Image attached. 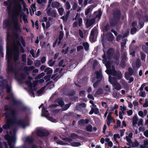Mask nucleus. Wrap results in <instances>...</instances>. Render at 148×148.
Returning a JSON list of instances; mask_svg holds the SVG:
<instances>
[{"instance_id":"ddd939ff","label":"nucleus","mask_w":148,"mask_h":148,"mask_svg":"<svg viewBox=\"0 0 148 148\" xmlns=\"http://www.w3.org/2000/svg\"><path fill=\"white\" fill-rule=\"evenodd\" d=\"M63 32L62 31H61L60 33L59 39H57L53 45V47H54L55 46L57 42H58V45L60 44L61 40L63 38Z\"/></svg>"},{"instance_id":"4d7b16f0","label":"nucleus","mask_w":148,"mask_h":148,"mask_svg":"<svg viewBox=\"0 0 148 148\" xmlns=\"http://www.w3.org/2000/svg\"><path fill=\"white\" fill-rule=\"evenodd\" d=\"M71 138L73 139H75L77 138V136L75 134H73L71 135Z\"/></svg>"},{"instance_id":"09e8293b","label":"nucleus","mask_w":148,"mask_h":148,"mask_svg":"<svg viewBox=\"0 0 148 148\" xmlns=\"http://www.w3.org/2000/svg\"><path fill=\"white\" fill-rule=\"evenodd\" d=\"M143 106L144 107H148V99H145V103L143 105Z\"/></svg>"},{"instance_id":"bf43d9fd","label":"nucleus","mask_w":148,"mask_h":148,"mask_svg":"<svg viewBox=\"0 0 148 148\" xmlns=\"http://www.w3.org/2000/svg\"><path fill=\"white\" fill-rule=\"evenodd\" d=\"M116 126L117 127H120L121 126V121L119 120H117V121H116Z\"/></svg>"},{"instance_id":"4c0bfd02","label":"nucleus","mask_w":148,"mask_h":148,"mask_svg":"<svg viewBox=\"0 0 148 148\" xmlns=\"http://www.w3.org/2000/svg\"><path fill=\"white\" fill-rule=\"evenodd\" d=\"M140 54L141 60L145 61L146 57L145 54L144 53L142 52L140 53Z\"/></svg>"},{"instance_id":"0eeeda50","label":"nucleus","mask_w":148,"mask_h":148,"mask_svg":"<svg viewBox=\"0 0 148 148\" xmlns=\"http://www.w3.org/2000/svg\"><path fill=\"white\" fill-rule=\"evenodd\" d=\"M44 81L43 79H41L39 81H34L33 84H32L31 82L29 81H27L26 82V84L28 85L32 90H35L36 89L35 87L36 86L38 82L40 83H42Z\"/></svg>"},{"instance_id":"774afa93","label":"nucleus","mask_w":148,"mask_h":148,"mask_svg":"<svg viewBox=\"0 0 148 148\" xmlns=\"http://www.w3.org/2000/svg\"><path fill=\"white\" fill-rule=\"evenodd\" d=\"M120 82H121L122 84L124 86H126L127 84L126 82L125 81L123 80H121Z\"/></svg>"},{"instance_id":"cd10ccee","label":"nucleus","mask_w":148,"mask_h":148,"mask_svg":"<svg viewBox=\"0 0 148 148\" xmlns=\"http://www.w3.org/2000/svg\"><path fill=\"white\" fill-rule=\"evenodd\" d=\"M71 144L72 146L74 147H78L81 145L80 143L77 142H72Z\"/></svg>"},{"instance_id":"39448f33","label":"nucleus","mask_w":148,"mask_h":148,"mask_svg":"<svg viewBox=\"0 0 148 148\" xmlns=\"http://www.w3.org/2000/svg\"><path fill=\"white\" fill-rule=\"evenodd\" d=\"M0 87L1 88H6L7 92L9 94V96L6 99H10L13 97V95L11 92V87L7 84V81L3 79V77L0 76Z\"/></svg>"},{"instance_id":"4468645a","label":"nucleus","mask_w":148,"mask_h":148,"mask_svg":"<svg viewBox=\"0 0 148 148\" xmlns=\"http://www.w3.org/2000/svg\"><path fill=\"white\" fill-rule=\"evenodd\" d=\"M96 78L94 77L92 79L93 82H95V79H98V80L100 81L101 79V71L100 70L99 71H96Z\"/></svg>"},{"instance_id":"20e7f679","label":"nucleus","mask_w":148,"mask_h":148,"mask_svg":"<svg viewBox=\"0 0 148 148\" xmlns=\"http://www.w3.org/2000/svg\"><path fill=\"white\" fill-rule=\"evenodd\" d=\"M102 14L101 11L99 10L98 11L95 12L93 15V18L91 19H89L88 17L86 16L85 19L86 20V25L87 27H89L92 25L95 22V19H96L97 21H99L100 18Z\"/></svg>"},{"instance_id":"dca6fc26","label":"nucleus","mask_w":148,"mask_h":148,"mask_svg":"<svg viewBox=\"0 0 148 148\" xmlns=\"http://www.w3.org/2000/svg\"><path fill=\"white\" fill-rule=\"evenodd\" d=\"M140 60V59H138L136 60L135 63H134L132 64L133 67L134 69H135L139 68L141 66Z\"/></svg>"},{"instance_id":"393cba45","label":"nucleus","mask_w":148,"mask_h":148,"mask_svg":"<svg viewBox=\"0 0 148 148\" xmlns=\"http://www.w3.org/2000/svg\"><path fill=\"white\" fill-rule=\"evenodd\" d=\"M34 66H30L28 67L27 66H25L24 68V70L25 71H30L34 69Z\"/></svg>"},{"instance_id":"a18cd8bd","label":"nucleus","mask_w":148,"mask_h":148,"mask_svg":"<svg viewBox=\"0 0 148 148\" xmlns=\"http://www.w3.org/2000/svg\"><path fill=\"white\" fill-rule=\"evenodd\" d=\"M70 104H67L64 105L62 108V109L63 110H66L70 106Z\"/></svg>"},{"instance_id":"864d4df0","label":"nucleus","mask_w":148,"mask_h":148,"mask_svg":"<svg viewBox=\"0 0 148 148\" xmlns=\"http://www.w3.org/2000/svg\"><path fill=\"white\" fill-rule=\"evenodd\" d=\"M130 54L132 56H135V52L134 51H133L131 49V47H130Z\"/></svg>"},{"instance_id":"a878e982","label":"nucleus","mask_w":148,"mask_h":148,"mask_svg":"<svg viewBox=\"0 0 148 148\" xmlns=\"http://www.w3.org/2000/svg\"><path fill=\"white\" fill-rule=\"evenodd\" d=\"M70 11H68L67 12L66 17H65L64 16H62L61 17V18L64 21H66L67 20V17L70 14Z\"/></svg>"},{"instance_id":"de8ad7c7","label":"nucleus","mask_w":148,"mask_h":148,"mask_svg":"<svg viewBox=\"0 0 148 148\" xmlns=\"http://www.w3.org/2000/svg\"><path fill=\"white\" fill-rule=\"evenodd\" d=\"M120 107L121 108V112L124 113V111L126 110V107L124 106H121Z\"/></svg>"},{"instance_id":"6e6552de","label":"nucleus","mask_w":148,"mask_h":148,"mask_svg":"<svg viewBox=\"0 0 148 148\" xmlns=\"http://www.w3.org/2000/svg\"><path fill=\"white\" fill-rule=\"evenodd\" d=\"M42 116H44L47 117L48 120L51 122H56V119H53L51 117L49 116L47 110H46L45 108H42Z\"/></svg>"},{"instance_id":"2f4dec72","label":"nucleus","mask_w":148,"mask_h":148,"mask_svg":"<svg viewBox=\"0 0 148 148\" xmlns=\"http://www.w3.org/2000/svg\"><path fill=\"white\" fill-rule=\"evenodd\" d=\"M33 140L32 137L29 136L27 137L26 139V142L27 143H31Z\"/></svg>"},{"instance_id":"37998d69","label":"nucleus","mask_w":148,"mask_h":148,"mask_svg":"<svg viewBox=\"0 0 148 148\" xmlns=\"http://www.w3.org/2000/svg\"><path fill=\"white\" fill-rule=\"evenodd\" d=\"M143 145L146 147V148L148 147V140H144V144Z\"/></svg>"},{"instance_id":"c756f323","label":"nucleus","mask_w":148,"mask_h":148,"mask_svg":"<svg viewBox=\"0 0 148 148\" xmlns=\"http://www.w3.org/2000/svg\"><path fill=\"white\" fill-rule=\"evenodd\" d=\"M114 139L115 141L116 142L118 143H119L117 141V138H120V137L119 136V135L118 134H114Z\"/></svg>"},{"instance_id":"b1692460","label":"nucleus","mask_w":148,"mask_h":148,"mask_svg":"<svg viewBox=\"0 0 148 148\" xmlns=\"http://www.w3.org/2000/svg\"><path fill=\"white\" fill-rule=\"evenodd\" d=\"M94 7L93 6H91L90 7L88 8L86 10L85 14L86 15H87L89 12L92 10V9Z\"/></svg>"},{"instance_id":"7c9ffc66","label":"nucleus","mask_w":148,"mask_h":148,"mask_svg":"<svg viewBox=\"0 0 148 148\" xmlns=\"http://www.w3.org/2000/svg\"><path fill=\"white\" fill-rule=\"evenodd\" d=\"M58 11L59 14L61 16L62 15L64 12V10L62 8H59Z\"/></svg>"},{"instance_id":"13d9d810","label":"nucleus","mask_w":148,"mask_h":148,"mask_svg":"<svg viewBox=\"0 0 148 148\" xmlns=\"http://www.w3.org/2000/svg\"><path fill=\"white\" fill-rule=\"evenodd\" d=\"M103 90L102 89H99L96 92L97 95L100 94L102 93L103 92Z\"/></svg>"},{"instance_id":"f8f14e48","label":"nucleus","mask_w":148,"mask_h":148,"mask_svg":"<svg viewBox=\"0 0 148 148\" xmlns=\"http://www.w3.org/2000/svg\"><path fill=\"white\" fill-rule=\"evenodd\" d=\"M37 135L39 136H47L48 134V132L46 130L40 129L37 130Z\"/></svg>"},{"instance_id":"5fc2aeb1","label":"nucleus","mask_w":148,"mask_h":148,"mask_svg":"<svg viewBox=\"0 0 148 148\" xmlns=\"http://www.w3.org/2000/svg\"><path fill=\"white\" fill-rule=\"evenodd\" d=\"M35 63V65L37 66H39L40 65V62L39 60H37Z\"/></svg>"},{"instance_id":"69168bd1","label":"nucleus","mask_w":148,"mask_h":148,"mask_svg":"<svg viewBox=\"0 0 148 148\" xmlns=\"http://www.w3.org/2000/svg\"><path fill=\"white\" fill-rule=\"evenodd\" d=\"M78 22L79 25V26H81L82 25V19L81 18H79L78 20Z\"/></svg>"},{"instance_id":"aec40b11","label":"nucleus","mask_w":148,"mask_h":148,"mask_svg":"<svg viewBox=\"0 0 148 148\" xmlns=\"http://www.w3.org/2000/svg\"><path fill=\"white\" fill-rule=\"evenodd\" d=\"M113 122H114V120L112 117L107 116V124L108 125H109Z\"/></svg>"},{"instance_id":"c03bdc74","label":"nucleus","mask_w":148,"mask_h":148,"mask_svg":"<svg viewBox=\"0 0 148 148\" xmlns=\"http://www.w3.org/2000/svg\"><path fill=\"white\" fill-rule=\"evenodd\" d=\"M143 49L145 53H148V48L145 45L143 46Z\"/></svg>"},{"instance_id":"49530a36","label":"nucleus","mask_w":148,"mask_h":148,"mask_svg":"<svg viewBox=\"0 0 148 148\" xmlns=\"http://www.w3.org/2000/svg\"><path fill=\"white\" fill-rule=\"evenodd\" d=\"M83 45L85 49L87 50L89 47V45L87 42H84L83 43Z\"/></svg>"},{"instance_id":"680f3d73","label":"nucleus","mask_w":148,"mask_h":148,"mask_svg":"<svg viewBox=\"0 0 148 148\" xmlns=\"http://www.w3.org/2000/svg\"><path fill=\"white\" fill-rule=\"evenodd\" d=\"M129 74L130 75H131L133 74V71L131 68H129L128 69Z\"/></svg>"},{"instance_id":"c9c22d12","label":"nucleus","mask_w":148,"mask_h":148,"mask_svg":"<svg viewBox=\"0 0 148 148\" xmlns=\"http://www.w3.org/2000/svg\"><path fill=\"white\" fill-rule=\"evenodd\" d=\"M55 63V61H53L52 59L50 60L48 62V64L50 66H52Z\"/></svg>"},{"instance_id":"0e129e2a","label":"nucleus","mask_w":148,"mask_h":148,"mask_svg":"<svg viewBox=\"0 0 148 148\" xmlns=\"http://www.w3.org/2000/svg\"><path fill=\"white\" fill-rule=\"evenodd\" d=\"M45 73H41L40 74H39L37 76V79L43 77Z\"/></svg>"},{"instance_id":"1a4fd4ad","label":"nucleus","mask_w":148,"mask_h":148,"mask_svg":"<svg viewBox=\"0 0 148 148\" xmlns=\"http://www.w3.org/2000/svg\"><path fill=\"white\" fill-rule=\"evenodd\" d=\"M120 13L119 12H118L116 13V15H114V18L112 19L110 21V24L112 26H114L118 22L120 17Z\"/></svg>"},{"instance_id":"79ce46f5","label":"nucleus","mask_w":148,"mask_h":148,"mask_svg":"<svg viewBox=\"0 0 148 148\" xmlns=\"http://www.w3.org/2000/svg\"><path fill=\"white\" fill-rule=\"evenodd\" d=\"M22 60L24 62V64L26 63V58L25 54H23L22 56Z\"/></svg>"},{"instance_id":"f3484780","label":"nucleus","mask_w":148,"mask_h":148,"mask_svg":"<svg viewBox=\"0 0 148 148\" xmlns=\"http://www.w3.org/2000/svg\"><path fill=\"white\" fill-rule=\"evenodd\" d=\"M55 103H58V105L57 104L54 105V106L56 107L57 106H61V107H62V105L64 104V102L62 100V99L60 98H58L55 101Z\"/></svg>"},{"instance_id":"bb28decb","label":"nucleus","mask_w":148,"mask_h":148,"mask_svg":"<svg viewBox=\"0 0 148 148\" xmlns=\"http://www.w3.org/2000/svg\"><path fill=\"white\" fill-rule=\"evenodd\" d=\"M83 32H84V33L85 32V33L87 34L88 32L87 31H86V30H83V32H82L81 30H79V34L80 36L82 38H83L84 37Z\"/></svg>"},{"instance_id":"6e6d98bb","label":"nucleus","mask_w":148,"mask_h":148,"mask_svg":"<svg viewBox=\"0 0 148 148\" xmlns=\"http://www.w3.org/2000/svg\"><path fill=\"white\" fill-rule=\"evenodd\" d=\"M124 114V113L121 112V111L119 112V117L121 119L123 118V115Z\"/></svg>"},{"instance_id":"f704fd0d","label":"nucleus","mask_w":148,"mask_h":148,"mask_svg":"<svg viewBox=\"0 0 148 148\" xmlns=\"http://www.w3.org/2000/svg\"><path fill=\"white\" fill-rule=\"evenodd\" d=\"M126 43V40H125L121 43V49L123 50L125 47V45Z\"/></svg>"},{"instance_id":"7ed1b4c3","label":"nucleus","mask_w":148,"mask_h":148,"mask_svg":"<svg viewBox=\"0 0 148 148\" xmlns=\"http://www.w3.org/2000/svg\"><path fill=\"white\" fill-rule=\"evenodd\" d=\"M113 52V49H109L107 53L106 56L104 55L102 56L103 58V62L107 69L106 71L108 74L116 76L118 79H120L122 77L121 73L119 71L116 72L114 69V66L112 65V63L107 60V59H109L111 57L112 55Z\"/></svg>"},{"instance_id":"e2e57ef3","label":"nucleus","mask_w":148,"mask_h":148,"mask_svg":"<svg viewBox=\"0 0 148 148\" xmlns=\"http://www.w3.org/2000/svg\"><path fill=\"white\" fill-rule=\"evenodd\" d=\"M127 114L128 116H130L131 115L133 114V111L131 110L127 111Z\"/></svg>"},{"instance_id":"f257e3e1","label":"nucleus","mask_w":148,"mask_h":148,"mask_svg":"<svg viewBox=\"0 0 148 148\" xmlns=\"http://www.w3.org/2000/svg\"><path fill=\"white\" fill-rule=\"evenodd\" d=\"M24 0H8L5 1L4 4L7 6V10L10 14L12 15V21L9 20L4 21L3 22V27L9 30L12 25L16 32L11 34L10 32L7 34L8 47L11 45L10 48L7 49V56L8 65L6 69L8 73L14 74L15 78H25L24 75L20 73L16 66L14 65L13 62L17 60L19 58V51L23 53L24 50L22 47L20 42L25 47V43L23 37L19 33L21 32V25L19 22L22 23V17L25 23H28L27 16L22 11L21 5H24Z\"/></svg>"},{"instance_id":"a211bd4d","label":"nucleus","mask_w":148,"mask_h":148,"mask_svg":"<svg viewBox=\"0 0 148 148\" xmlns=\"http://www.w3.org/2000/svg\"><path fill=\"white\" fill-rule=\"evenodd\" d=\"M93 113L96 114H97L99 113V109L96 106H93L91 110L89 112V114H92Z\"/></svg>"},{"instance_id":"8fccbe9b","label":"nucleus","mask_w":148,"mask_h":148,"mask_svg":"<svg viewBox=\"0 0 148 148\" xmlns=\"http://www.w3.org/2000/svg\"><path fill=\"white\" fill-rule=\"evenodd\" d=\"M139 96L144 97L145 96V93L144 91H140L139 93Z\"/></svg>"},{"instance_id":"72a5a7b5","label":"nucleus","mask_w":148,"mask_h":148,"mask_svg":"<svg viewBox=\"0 0 148 148\" xmlns=\"http://www.w3.org/2000/svg\"><path fill=\"white\" fill-rule=\"evenodd\" d=\"M89 121L88 119H86L85 120L83 119L81 120L79 122V124L87 123H88Z\"/></svg>"},{"instance_id":"3c124183","label":"nucleus","mask_w":148,"mask_h":148,"mask_svg":"<svg viewBox=\"0 0 148 148\" xmlns=\"http://www.w3.org/2000/svg\"><path fill=\"white\" fill-rule=\"evenodd\" d=\"M138 114L142 118L144 117L145 116L143 112L141 111H140L138 112Z\"/></svg>"},{"instance_id":"a19ab883","label":"nucleus","mask_w":148,"mask_h":148,"mask_svg":"<svg viewBox=\"0 0 148 148\" xmlns=\"http://www.w3.org/2000/svg\"><path fill=\"white\" fill-rule=\"evenodd\" d=\"M31 10L34 13V12L36 10V8L35 7V4H32L31 6Z\"/></svg>"},{"instance_id":"6ab92c4d","label":"nucleus","mask_w":148,"mask_h":148,"mask_svg":"<svg viewBox=\"0 0 148 148\" xmlns=\"http://www.w3.org/2000/svg\"><path fill=\"white\" fill-rule=\"evenodd\" d=\"M133 133H129L128 136H126L125 137L126 139L128 142L129 143L131 142V138L132 137Z\"/></svg>"},{"instance_id":"4be33fe9","label":"nucleus","mask_w":148,"mask_h":148,"mask_svg":"<svg viewBox=\"0 0 148 148\" xmlns=\"http://www.w3.org/2000/svg\"><path fill=\"white\" fill-rule=\"evenodd\" d=\"M138 120V118L137 116H134L133 118L132 124L134 126H135L137 123V121Z\"/></svg>"},{"instance_id":"58836bf2","label":"nucleus","mask_w":148,"mask_h":148,"mask_svg":"<svg viewBox=\"0 0 148 148\" xmlns=\"http://www.w3.org/2000/svg\"><path fill=\"white\" fill-rule=\"evenodd\" d=\"M59 5V3L57 2H54L52 3V6L53 7L58 8Z\"/></svg>"},{"instance_id":"9d476101","label":"nucleus","mask_w":148,"mask_h":148,"mask_svg":"<svg viewBox=\"0 0 148 148\" xmlns=\"http://www.w3.org/2000/svg\"><path fill=\"white\" fill-rule=\"evenodd\" d=\"M86 107V104L83 103L79 104L78 106H77V110L82 112L84 114H85L87 112L85 109Z\"/></svg>"},{"instance_id":"c85d7f7f","label":"nucleus","mask_w":148,"mask_h":148,"mask_svg":"<svg viewBox=\"0 0 148 148\" xmlns=\"http://www.w3.org/2000/svg\"><path fill=\"white\" fill-rule=\"evenodd\" d=\"M107 36L109 37L108 39L109 41H111L113 40L114 39V36L111 33H109L107 35Z\"/></svg>"},{"instance_id":"052dcab7","label":"nucleus","mask_w":148,"mask_h":148,"mask_svg":"<svg viewBox=\"0 0 148 148\" xmlns=\"http://www.w3.org/2000/svg\"><path fill=\"white\" fill-rule=\"evenodd\" d=\"M69 50V48L67 47L66 49H63L62 50V52L64 54H66Z\"/></svg>"},{"instance_id":"2eb2a0df","label":"nucleus","mask_w":148,"mask_h":148,"mask_svg":"<svg viewBox=\"0 0 148 148\" xmlns=\"http://www.w3.org/2000/svg\"><path fill=\"white\" fill-rule=\"evenodd\" d=\"M47 14L49 16H51L53 17H55L56 16V13L54 10L52 9H48L47 11Z\"/></svg>"},{"instance_id":"338daca9","label":"nucleus","mask_w":148,"mask_h":148,"mask_svg":"<svg viewBox=\"0 0 148 148\" xmlns=\"http://www.w3.org/2000/svg\"><path fill=\"white\" fill-rule=\"evenodd\" d=\"M30 53L33 57H34V58L36 57V56H35V55L34 54V51L33 49H32L30 51Z\"/></svg>"},{"instance_id":"ea45409f","label":"nucleus","mask_w":148,"mask_h":148,"mask_svg":"<svg viewBox=\"0 0 148 148\" xmlns=\"http://www.w3.org/2000/svg\"><path fill=\"white\" fill-rule=\"evenodd\" d=\"M47 2V0H37V2L39 4H42L45 3Z\"/></svg>"},{"instance_id":"e433bc0d","label":"nucleus","mask_w":148,"mask_h":148,"mask_svg":"<svg viewBox=\"0 0 148 148\" xmlns=\"http://www.w3.org/2000/svg\"><path fill=\"white\" fill-rule=\"evenodd\" d=\"M87 131L91 132L92 130V127L91 125H88L86 127Z\"/></svg>"},{"instance_id":"473e14b6","label":"nucleus","mask_w":148,"mask_h":148,"mask_svg":"<svg viewBox=\"0 0 148 148\" xmlns=\"http://www.w3.org/2000/svg\"><path fill=\"white\" fill-rule=\"evenodd\" d=\"M45 87H43L40 90L37 91V93L38 95L39 96L40 95H41V94L43 92V91L45 89Z\"/></svg>"},{"instance_id":"412c9836","label":"nucleus","mask_w":148,"mask_h":148,"mask_svg":"<svg viewBox=\"0 0 148 148\" xmlns=\"http://www.w3.org/2000/svg\"><path fill=\"white\" fill-rule=\"evenodd\" d=\"M132 147H137L139 145V142L137 140H135L133 142H131Z\"/></svg>"},{"instance_id":"9b49d317","label":"nucleus","mask_w":148,"mask_h":148,"mask_svg":"<svg viewBox=\"0 0 148 148\" xmlns=\"http://www.w3.org/2000/svg\"><path fill=\"white\" fill-rule=\"evenodd\" d=\"M97 32V29L95 28L93 29L91 31L90 37V40L91 42H94L95 41V35Z\"/></svg>"},{"instance_id":"f03ea898","label":"nucleus","mask_w":148,"mask_h":148,"mask_svg":"<svg viewBox=\"0 0 148 148\" xmlns=\"http://www.w3.org/2000/svg\"><path fill=\"white\" fill-rule=\"evenodd\" d=\"M4 109L6 111L5 115L7 123L3 126V127L6 129L11 127L14 129L10 130L9 134L7 132L5 136V138L8 141V145L5 142L4 144L5 148H15L12 145L16 139V130L14 128L17 126L24 128L26 126V122L24 120L18 119L16 117V111L10 106H5Z\"/></svg>"},{"instance_id":"603ef678","label":"nucleus","mask_w":148,"mask_h":148,"mask_svg":"<svg viewBox=\"0 0 148 148\" xmlns=\"http://www.w3.org/2000/svg\"><path fill=\"white\" fill-rule=\"evenodd\" d=\"M136 29L135 27H133L131 31V33L132 34H133L135 33L136 32Z\"/></svg>"},{"instance_id":"5701e85b","label":"nucleus","mask_w":148,"mask_h":148,"mask_svg":"<svg viewBox=\"0 0 148 148\" xmlns=\"http://www.w3.org/2000/svg\"><path fill=\"white\" fill-rule=\"evenodd\" d=\"M45 73H46L47 75H49L52 73L53 70L51 68H47L45 69Z\"/></svg>"},{"instance_id":"423d86ee","label":"nucleus","mask_w":148,"mask_h":148,"mask_svg":"<svg viewBox=\"0 0 148 148\" xmlns=\"http://www.w3.org/2000/svg\"><path fill=\"white\" fill-rule=\"evenodd\" d=\"M109 81L114 86L115 89L119 90L121 89V86L119 83L117 82L116 79L112 77L110 75L109 77Z\"/></svg>"}]
</instances>
